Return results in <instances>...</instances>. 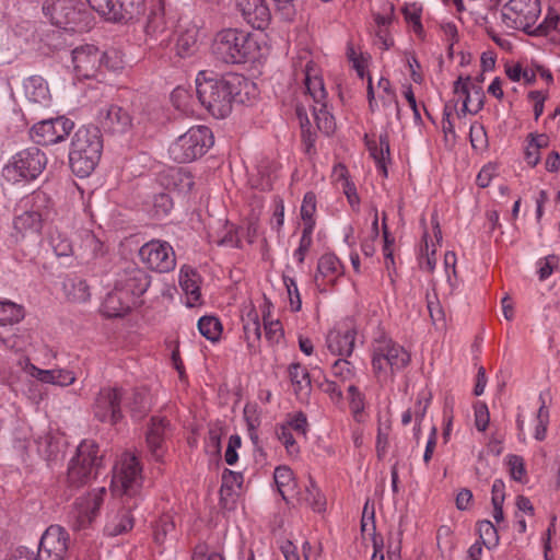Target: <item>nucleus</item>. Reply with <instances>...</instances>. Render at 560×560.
I'll use <instances>...</instances> for the list:
<instances>
[{
    "label": "nucleus",
    "instance_id": "nucleus-1",
    "mask_svg": "<svg viewBox=\"0 0 560 560\" xmlns=\"http://www.w3.org/2000/svg\"><path fill=\"white\" fill-rule=\"evenodd\" d=\"M245 78L238 74L217 77L212 72L200 71L196 78V93L201 105L217 118L226 117L234 102L244 103L242 91L248 86Z\"/></svg>",
    "mask_w": 560,
    "mask_h": 560
},
{
    "label": "nucleus",
    "instance_id": "nucleus-2",
    "mask_svg": "<svg viewBox=\"0 0 560 560\" xmlns=\"http://www.w3.org/2000/svg\"><path fill=\"white\" fill-rule=\"evenodd\" d=\"M103 151V140L98 127H80L72 140L69 151V163L72 172L79 177L89 176L97 165Z\"/></svg>",
    "mask_w": 560,
    "mask_h": 560
},
{
    "label": "nucleus",
    "instance_id": "nucleus-3",
    "mask_svg": "<svg viewBox=\"0 0 560 560\" xmlns=\"http://www.w3.org/2000/svg\"><path fill=\"white\" fill-rule=\"evenodd\" d=\"M49 203V197L40 190L33 191L19 200L14 209L12 232V237L16 242L40 234Z\"/></svg>",
    "mask_w": 560,
    "mask_h": 560
},
{
    "label": "nucleus",
    "instance_id": "nucleus-4",
    "mask_svg": "<svg viewBox=\"0 0 560 560\" xmlns=\"http://www.w3.org/2000/svg\"><path fill=\"white\" fill-rule=\"evenodd\" d=\"M258 46L252 34L240 28H224L213 38L211 50L215 59L228 65L244 63L255 58Z\"/></svg>",
    "mask_w": 560,
    "mask_h": 560
},
{
    "label": "nucleus",
    "instance_id": "nucleus-5",
    "mask_svg": "<svg viewBox=\"0 0 560 560\" xmlns=\"http://www.w3.org/2000/svg\"><path fill=\"white\" fill-rule=\"evenodd\" d=\"M302 74L306 95L314 102L312 105V114L317 128L328 136L335 131L336 122L334 116L327 109V92L324 85V80L319 74L316 65L311 60L306 62L302 70Z\"/></svg>",
    "mask_w": 560,
    "mask_h": 560
},
{
    "label": "nucleus",
    "instance_id": "nucleus-6",
    "mask_svg": "<svg viewBox=\"0 0 560 560\" xmlns=\"http://www.w3.org/2000/svg\"><path fill=\"white\" fill-rule=\"evenodd\" d=\"M101 467L102 456L98 455V446L94 441L84 440L69 462L67 481L71 487H82L97 476Z\"/></svg>",
    "mask_w": 560,
    "mask_h": 560
},
{
    "label": "nucleus",
    "instance_id": "nucleus-7",
    "mask_svg": "<svg viewBox=\"0 0 560 560\" xmlns=\"http://www.w3.org/2000/svg\"><path fill=\"white\" fill-rule=\"evenodd\" d=\"M213 142L210 128L194 126L171 144L168 153L177 163H189L201 158L213 145Z\"/></svg>",
    "mask_w": 560,
    "mask_h": 560
},
{
    "label": "nucleus",
    "instance_id": "nucleus-8",
    "mask_svg": "<svg viewBox=\"0 0 560 560\" xmlns=\"http://www.w3.org/2000/svg\"><path fill=\"white\" fill-rule=\"evenodd\" d=\"M410 363L407 350L393 341L383 338L373 346L372 366L378 378L392 377L396 372L404 370Z\"/></svg>",
    "mask_w": 560,
    "mask_h": 560
},
{
    "label": "nucleus",
    "instance_id": "nucleus-9",
    "mask_svg": "<svg viewBox=\"0 0 560 560\" xmlns=\"http://www.w3.org/2000/svg\"><path fill=\"white\" fill-rule=\"evenodd\" d=\"M541 13L539 0H509L502 8V23L512 30H520L532 36L537 33L536 22Z\"/></svg>",
    "mask_w": 560,
    "mask_h": 560
},
{
    "label": "nucleus",
    "instance_id": "nucleus-10",
    "mask_svg": "<svg viewBox=\"0 0 560 560\" xmlns=\"http://www.w3.org/2000/svg\"><path fill=\"white\" fill-rule=\"evenodd\" d=\"M47 158L37 147L15 153L2 170L3 176L13 183L35 179L46 167Z\"/></svg>",
    "mask_w": 560,
    "mask_h": 560
},
{
    "label": "nucleus",
    "instance_id": "nucleus-11",
    "mask_svg": "<svg viewBox=\"0 0 560 560\" xmlns=\"http://www.w3.org/2000/svg\"><path fill=\"white\" fill-rule=\"evenodd\" d=\"M141 470L137 457L125 454L114 467L113 490L127 497L136 495L142 486Z\"/></svg>",
    "mask_w": 560,
    "mask_h": 560
},
{
    "label": "nucleus",
    "instance_id": "nucleus-12",
    "mask_svg": "<svg viewBox=\"0 0 560 560\" xmlns=\"http://www.w3.org/2000/svg\"><path fill=\"white\" fill-rule=\"evenodd\" d=\"M112 52H102L94 45L77 47L72 51V62L75 75L79 79L94 78L103 62L112 69H117L118 63L109 65Z\"/></svg>",
    "mask_w": 560,
    "mask_h": 560
},
{
    "label": "nucleus",
    "instance_id": "nucleus-13",
    "mask_svg": "<svg viewBox=\"0 0 560 560\" xmlns=\"http://www.w3.org/2000/svg\"><path fill=\"white\" fill-rule=\"evenodd\" d=\"M74 128V122L66 117L43 119L30 130L31 139L40 145H52L65 141Z\"/></svg>",
    "mask_w": 560,
    "mask_h": 560
},
{
    "label": "nucleus",
    "instance_id": "nucleus-14",
    "mask_svg": "<svg viewBox=\"0 0 560 560\" xmlns=\"http://www.w3.org/2000/svg\"><path fill=\"white\" fill-rule=\"evenodd\" d=\"M125 389L122 387H103L100 389L94 405V417L104 423L116 424L122 418V399Z\"/></svg>",
    "mask_w": 560,
    "mask_h": 560
},
{
    "label": "nucleus",
    "instance_id": "nucleus-15",
    "mask_svg": "<svg viewBox=\"0 0 560 560\" xmlns=\"http://www.w3.org/2000/svg\"><path fill=\"white\" fill-rule=\"evenodd\" d=\"M105 494L106 489L101 487L77 498L73 509L70 512V520L74 529H83L95 520Z\"/></svg>",
    "mask_w": 560,
    "mask_h": 560
},
{
    "label": "nucleus",
    "instance_id": "nucleus-16",
    "mask_svg": "<svg viewBox=\"0 0 560 560\" xmlns=\"http://www.w3.org/2000/svg\"><path fill=\"white\" fill-rule=\"evenodd\" d=\"M141 260L152 270L168 272L176 266L173 247L165 241L152 240L139 250Z\"/></svg>",
    "mask_w": 560,
    "mask_h": 560
},
{
    "label": "nucleus",
    "instance_id": "nucleus-17",
    "mask_svg": "<svg viewBox=\"0 0 560 560\" xmlns=\"http://www.w3.org/2000/svg\"><path fill=\"white\" fill-rule=\"evenodd\" d=\"M50 244L58 257H69L70 255H75L77 257L85 260L94 258L102 249V243L90 231L84 232L82 236V245L78 250H74L71 241L61 233L51 235Z\"/></svg>",
    "mask_w": 560,
    "mask_h": 560
},
{
    "label": "nucleus",
    "instance_id": "nucleus-18",
    "mask_svg": "<svg viewBox=\"0 0 560 560\" xmlns=\"http://www.w3.org/2000/svg\"><path fill=\"white\" fill-rule=\"evenodd\" d=\"M69 535L59 525H50L42 535L37 557L34 560H65Z\"/></svg>",
    "mask_w": 560,
    "mask_h": 560
},
{
    "label": "nucleus",
    "instance_id": "nucleus-19",
    "mask_svg": "<svg viewBox=\"0 0 560 560\" xmlns=\"http://www.w3.org/2000/svg\"><path fill=\"white\" fill-rule=\"evenodd\" d=\"M150 283V275L144 269L136 264H128L117 273L114 285L131 295V299L138 303V299L147 292Z\"/></svg>",
    "mask_w": 560,
    "mask_h": 560
},
{
    "label": "nucleus",
    "instance_id": "nucleus-20",
    "mask_svg": "<svg viewBox=\"0 0 560 560\" xmlns=\"http://www.w3.org/2000/svg\"><path fill=\"white\" fill-rule=\"evenodd\" d=\"M96 121L98 128L109 135H124L130 130L132 118L129 112L121 106L110 104L98 110Z\"/></svg>",
    "mask_w": 560,
    "mask_h": 560
},
{
    "label": "nucleus",
    "instance_id": "nucleus-21",
    "mask_svg": "<svg viewBox=\"0 0 560 560\" xmlns=\"http://www.w3.org/2000/svg\"><path fill=\"white\" fill-rule=\"evenodd\" d=\"M43 10L50 15L51 22L65 30H74L81 20L75 0H49Z\"/></svg>",
    "mask_w": 560,
    "mask_h": 560
},
{
    "label": "nucleus",
    "instance_id": "nucleus-22",
    "mask_svg": "<svg viewBox=\"0 0 560 560\" xmlns=\"http://www.w3.org/2000/svg\"><path fill=\"white\" fill-rule=\"evenodd\" d=\"M453 92L456 95L463 96V107L460 113L463 115L477 114L483 107L485 93L482 88L478 84L471 83L470 77H459L453 86Z\"/></svg>",
    "mask_w": 560,
    "mask_h": 560
},
{
    "label": "nucleus",
    "instance_id": "nucleus-23",
    "mask_svg": "<svg viewBox=\"0 0 560 560\" xmlns=\"http://www.w3.org/2000/svg\"><path fill=\"white\" fill-rule=\"evenodd\" d=\"M107 21L121 22L132 18L136 0H86Z\"/></svg>",
    "mask_w": 560,
    "mask_h": 560
},
{
    "label": "nucleus",
    "instance_id": "nucleus-24",
    "mask_svg": "<svg viewBox=\"0 0 560 560\" xmlns=\"http://www.w3.org/2000/svg\"><path fill=\"white\" fill-rule=\"evenodd\" d=\"M244 20L254 28H265L271 19L270 9L265 0H236Z\"/></svg>",
    "mask_w": 560,
    "mask_h": 560
},
{
    "label": "nucleus",
    "instance_id": "nucleus-25",
    "mask_svg": "<svg viewBox=\"0 0 560 560\" xmlns=\"http://www.w3.org/2000/svg\"><path fill=\"white\" fill-rule=\"evenodd\" d=\"M355 341V330L351 327L338 326L329 330L326 337L328 350L336 355H351Z\"/></svg>",
    "mask_w": 560,
    "mask_h": 560
},
{
    "label": "nucleus",
    "instance_id": "nucleus-26",
    "mask_svg": "<svg viewBox=\"0 0 560 560\" xmlns=\"http://www.w3.org/2000/svg\"><path fill=\"white\" fill-rule=\"evenodd\" d=\"M138 303L131 299V295L126 294V292L118 290L117 287L114 285L113 291L106 295L102 304V310L107 317H120L127 314Z\"/></svg>",
    "mask_w": 560,
    "mask_h": 560
},
{
    "label": "nucleus",
    "instance_id": "nucleus-27",
    "mask_svg": "<svg viewBox=\"0 0 560 560\" xmlns=\"http://www.w3.org/2000/svg\"><path fill=\"white\" fill-rule=\"evenodd\" d=\"M24 94L30 104L39 107H49L51 95L47 82L39 75L27 78L24 83Z\"/></svg>",
    "mask_w": 560,
    "mask_h": 560
},
{
    "label": "nucleus",
    "instance_id": "nucleus-28",
    "mask_svg": "<svg viewBox=\"0 0 560 560\" xmlns=\"http://www.w3.org/2000/svg\"><path fill=\"white\" fill-rule=\"evenodd\" d=\"M133 527V517L130 513V506H122L118 511H112L107 515V522L105 525V534L108 536H118L127 533Z\"/></svg>",
    "mask_w": 560,
    "mask_h": 560
},
{
    "label": "nucleus",
    "instance_id": "nucleus-29",
    "mask_svg": "<svg viewBox=\"0 0 560 560\" xmlns=\"http://www.w3.org/2000/svg\"><path fill=\"white\" fill-rule=\"evenodd\" d=\"M289 378L299 399H306L312 390L308 371L300 363H291L288 368Z\"/></svg>",
    "mask_w": 560,
    "mask_h": 560
},
{
    "label": "nucleus",
    "instance_id": "nucleus-30",
    "mask_svg": "<svg viewBox=\"0 0 560 560\" xmlns=\"http://www.w3.org/2000/svg\"><path fill=\"white\" fill-rule=\"evenodd\" d=\"M365 144L377 168L387 176L386 161H389V140L387 133L380 136L378 140L369 139L365 136Z\"/></svg>",
    "mask_w": 560,
    "mask_h": 560
},
{
    "label": "nucleus",
    "instance_id": "nucleus-31",
    "mask_svg": "<svg viewBox=\"0 0 560 560\" xmlns=\"http://www.w3.org/2000/svg\"><path fill=\"white\" fill-rule=\"evenodd\" d=\"M179 285L187 295L186 304L189 307H194L201 298L199 275L192 269H182L179 275Z\"/></svg>",
    "mask_w": 560,
    "mask_h": 560
},
{
    "label": "nucleus",
    "instance_id": "nucleus-32",
    "mask_svg": "<svg viewBox=\"0 0 560 560\" xmlns=\"http://www.w3.org/2000/svg\"><path fill=\"white\" fill-rule=\"evenodd\" d=\"M343 272V266L334 254H324L317 264V275L334 283Z\"/></svg>",
    "mask_w": 560,
    "mask_h": 560
},
{
    "label": "nucleus",
    "instance_id": "nucleus-33",
    "mask_svg": "<svg viewBox=\"0 0 560 560\" xmlns=\"http://www.w3.org/2000/svg\"><path fill=\"white\" fill-rule=\"evenodd\" d=\"M67 299L72 302H86L90 299V288L85 280L68 278L62 283Z\"/></svg>",
    "mask_w": 560,
    "mask_h": 560
},
{
    "label": "nucleus",
    "instance_id": "nucleus-34",
    "mask_svg": "<svg viewBox=\"0 0 560 560\" xmlns=\"http://www.w3.org/2000/svg\"><path fill=\"white\" fill-rule=\"evenodd\" d=\"M299 500L315 512L320 513L325 510V497L312 479L308 480V485L305 486L304 491L300 492Z\"/></svg>",
    "mask_w": 560,
    "mask_h": 560
},
{
    "label": "nucleus",
    "instance_id": "nucleus-35",
    "mask_svg": "<svg viewBox=\"0 0 560 560\" xmlns=\"http://www.w3.org/2000/svg\"><path fill=\"white\" fill-rule=\"evenodd\" d=\"M273 478L279 493L287 501L288 495L295 489L293 471L288 466H279L275 469Z\"/></svg>",
    "mask_w": 560,
    "mask_h": 560
},
{
    "label": "nucleus",
    "instance_id": "nucleus-36",
    "mask_svg": "<svg viewBox=\"0 0 560 560\" xmlns=\"http://www.w3.org/2000/svg\"><path fill=\"white\" fill-rule=\"evenodd\" d=\"M124 404L130 408L132 417L137 419H141L149 410L145 395L138 390H125Z\"/></svg>",
    "mask_w": 560,
    "mask_h": 560
},
{
    "label": "nucleus",
    "instance_id": "nucleus-37",
    "mask_svg": "<svg viewBox=\"0 0 560 560\" xmlns=\"http://www.w3.org/2000/svg\"><path fill=\"white\" fill-rule=\"evenodd\" d=\"M296 115L301 125L302 141L305 148V152L311 154L315 148L316 133L310 129V119L303 106L296 107Z\"/></svg>",
    "mask_w": 560,
    "mask_h": 560
},
{
    "label": "nucleus",
    "instance_id": "nucleus-38",
    "mask_svg": "<svg viewBox=\"0 0 560 560\" xmlns=\"http://www.w3.org/2000/svg\"><path fill=\"white\" fill-rule=\"evenodd\" d=\"M198 329L206 339L215 342L220 339L222 325L214 316H202L198 320Z\"/></svg>",
    "mask_w": 560,
    "mask_h": 560
},
{
    "label": "nucleus",
    "instance_id": "nucleus-39",
    "mask_svg": "<svg viewBox=\"0 0 560 560\" xmlns=\"http://www.w3.org/2000/svg\"><path fill=\"white\" fill-rule=\"evenodd\" d=\"M539 401H540V407L536 415V425H535L534 438L537 441H544L547 436V429H548V424H549L550 413H549L548 407L546 406V401H545L542 393L539 395Z\"/></svg>",
    "mask_w": 560,
    "mask_h": 560
},
{
    "label": "nucleus",
    "instance_id": "nucleus-40",
    "mask_svg": "<svg viewBox=\"0 0 560 560\" xmlns=\"http://www.w3.org/2000/svg\"><path fill=\"white\" fill-rule=\"evenodd\" d=\"M197 32L189 30L182 33L176 40L177 55L185 58L191 56L197 49Z\"/></svg>",
    "mask_w": 560,
    "mask_h": 560
},
{
    "label": "nucleus",
    "instance_id": "nucleus-41",
    "mask_svg": "<svg viewBox=\"0 0 560 560\" xmlns=\"http://www.w3.org/2000/svg\"><path fill=\"white\" fill-rule=\"evenodd\" d=\"M477 529L480 538V544H482L488 549H492L499 544V535L498 529L494 525L488 521L483 520L477 523Z\"/></svg>",
    "mask_w": 560,
    "mask_h": 560
},
{
    "label": "nucleus",
    "instance_id": "nucleus-42",
    "mask_svg": "<svg viewBox=\"0 0 560 560\" xmlns=\"http://www.w3.org/2000/svg\"><path fill=\"white\" fill-rule=\"evenodd\" d=\"M276 434L278 436V440L285 447L287 453L291 457H298V455L300 454V446L296 443L292 432L289 430V427L284 424L279 425L276 430Z\"/></svg>",
    "mask_w": 560,
    "mask_h": 560
},
{
    "label": "nucleus",
    "instance_id": "nucleus-43",
    "mask_svg": "<svg viewBox=\"0 0 560 560\" xmlns=\"http://www.w3.org/2000/svg\"><path fill=\"white\" fill-rule=\"evenodd\" d=\"M316 211V196L314 192H306L302 206H301V218L303 220V228H307L311 224L312 230L315 228V220L313 218Z\"/></svg>",
    "mask_w": 560,
    "mask_h": 560
},
{
    "label": "nucleus",
    "instance_id": "nucleus-44",
    "mask_svg": "<svg viewBox=\"0 0 560 560\" xmlns=\"http://www.w3.org/2000/svg\"><path fill=\"white\" fill-rule=\"evenodd\" d=\"M331 373L340 382H349L354 378L355 369L350 361L346 359H338L331 365Z\"/></svg>",
    "mask_w": 560,
    "mask_h": 560
},
{
    "label": "nucleus",
    "instance_id": "nucleus-45",
    "mask_svg": "<svg viewBox=\"0 0 560 560\" xmlns=\"http://www.w3.org/2000/svg\"><path fill=\"white\" fill-rule=\"evenodd\" d=\"M244 335L247 340V346L249 349H255L256 343L260 340L261 330L260 324L257 315L253 318H249L247 323L244 324Z\"/></svg>",
    "mask_w": 560,
    "mask_h": 560
},
{
    "label": "nucleus",
    "instance_id": "nucleus-46",
    "mask_svg": "<svg viewBox=\"0 0 560 560\" xmlns=\"http://www.w3.org/2000/svg\"><path fill=\"white\" fill-rule=\"evenodd\" d=\"M313 231L311 224L307 228H303L302 236L300 238L299 247L295 249L293 256L299 264H303L305 260L306 253L312 246Z\"/></svg>",
    "mask_w": 560,
    "mask_h": 560
},
{
    "label": "nucleus",
    "instance_id": "nucleus-47",
    "mask_svg": "<svg viewBox=\"0 0 560 560\" xmlns=\"http://www.w3.org/2000/svg\"><path fill=\"white\" fill-rule=\"evenodd\" d=\"M173 209V200L168 194L161 192L154 196L153 211L154 215L162 218L167 215Z\"/></svg>",
    "mask_w": 560,
    "mask_h": 560
},
{
    "label": "nucleus",
    "instance_id": "nucleus-48",
    "mask_svg": "<svg viewBox=\"0 0 560 560\" xmlns=\"http://www.w3.org/2000/svg\"><path fill=\"white\" fill-rule=\"evenodd\" d=\"M538 277L540 281L548 279L555 269L559 266V258L556 255H549L545 258H540L537 261Z\"/></svg>",
    "mask_w": 560,
    "mask_h": 560
},
{
    "label": "nucleus",
    "instance_id": "nucleus-49",
    "mask_svg": "<svg viewBox=\"0 0 560 560\" xmlns=\"http://www.w3.org/2000/svg\"><path fill=\"white\" fill-rule=\"evenodd\" d=\"M283 282H284V285L287 288V292L289 295L291 310L293 312L300 311L301 306H302V302H301V296H300V292H299L298 284H296L295 280L291 277L284 276Z\"/></svg>",
    "mask_w": 560,
    "mask_h": 560
},
{
    "label": "nucleus",
    "instance_id": "nucleus-50",
    "mask_svg": "<svg viewBox=\"0 0 560 560\" xmlns=\"http://www.w3.org/2000/svg\"><path fill=\"white\" fill-rule=\"evenodd\" d=\"M147 444L152 458L156 462H162L166 451L165 438L147 435Z\"/></svg>",
    "mask_w": 560,
    "mask_h": 560
},
{
    "label": "nucleus",
    "instance_id": "nucleus-51",
    "mask_svg": "<svg viewBox=\"0 0 560 560\" xmlns=\"http://www.w3.org/2000/svg\"><path fill=\"white\" fill-rule=\"evenodd\" d=\"M508 465L512 479L522 482L526 475L524 459L518 455H509Z\"/></svg>",
    "mask_w": 560,
    "mask_h": 560
},
{
    "label": "nucleus",
    "instance_id": "nucleus-52",
    "mask_svg": "<svg viewBox=\"0 0 560 560\" xmlns=\"http://www.w3.org/2000/svg\"><path fill=\"white\" fill-rule=\"evenodd\" d=\"M174 528L175 524L170 516L161 517L154 528V540L158 544H163L167 534L172 533Z\"/></svg>",
    "mask_w": 560,
    "mask_h": 560
},
{
    "label": "nucleus",
    "instance_id": "nucleus-53",
    "mask_svg": "<svg viewBox=\"0 0 560 560\" xmlns=\"http://www.w3.org/2000/svg\"><path fill=\"white\" fill-rule=\"evenodd\" d=\"M423 237H424V240H427L428 234L425 233ZM419 264H420V268L428 272H432L435 269V266H436L435 249L432 248L430 252L428 241H425L424 253L423 252L421 253Z\"/></svg>",
    "mask_w": 560,
    "mask_h": 560
},
{
    "label": "nucleus",
    "instance_id": "nucleus-54",
    "mask_svg": "<svg viewBox=\"0 0 560 560\" xmlns=\"http://www.w3.org/2000/svg\"><path fill=\"white\" fill-rule=\"evenodd\" d=\"M427 306L433 324H443L444 312L435 294L433 296L427 295Z\"/></svg>",
    "mask_w": 560,
    "mask_h": 560
},
{
    "label": "nucleus",
    "instance_id": "nucleus-55",
    "mask_svg": "<svg viewBox=\"0 0 560 560\" xmlns=\"http://www.w3.org/2000/svg\"><path fill=\"white\" fill-rule=\"evenodd\" d=\"M265 337L270 343H279L283 338L281 324L278 320H265Z\"/></svg>",
    "mask_w": 560,
    "mask_h": 560
},
{
    "label": "nucleus",
    "instance_id": "nucleus-56",
    "mask_svg": "<svg viewBox=\"0 0 560 560\" xmlns=\"http://www.w3.org/2000/svg\"><path fill=\"white\" fill-rule=\"evenodd\" d=\"M490 421L489 410L486 404L479 402L475 406V424L476 428L485 432Z\"/></svg>",
    "mask_w": 560,
    "mask_h": 560
},
{
    "label": "nucleus",
    "instance_id": "nucleus-57",
    "mask_svg": "<svg viewBox=\"0 0 560 560\" xmlns=\"http://www.w3.org/2000/svg\"><path fill=\"white\" fill-rule=\"evenodd\" d=\"M285 425L289 427L290 431L294 430L296 433L305 436L308 427L307 418L302 411L296 412L290 418Z\"/></svg>",
    "mask_w": 560,
    "mask_h": 560
},
{
    "label": "nucleus",
    "instance_id": "nucleus-58",
    "mask_svg": "<svg viewBox=\"0 0 560 560\" xmlns=\"http://www.w3.org/2000/svg\"><path fill=\"white\" fill-rule=\"evenodd\" d=\"M243 475L230 469H224L222 475V490H233L234 488H241L243 483Z\"/></svg>",
    "mask_w": 560,
    "mask_h": 560
},
{
    "label": "nucleus",
    "instance_id": "nucleus-59",
    "mask_svg": "<svg viewBox=\"0 0 560 560\" xmlns=\"http://www.w3.org/2000/svg\"><path fill=\"white\" fill-rule=\"evenodd\" d=\"M348 394L350 396V408L352 412L357 416L361 413L364 409V397L360 393L359 388L351 384L348 387Z\"/></svg>",
    "mask_w": 560,
    "mask_h": 560
},
{
    "label": "nucleus",
    "instance_id": "nucleus-60",
    "mask_svg": "<svg viewBox=\"0 0 560 560\" xmlns=\"http://www.w3.org/2000/svg\"><path fill=\"white\" fill-rule=\"evenodd\" d=\"M242 441L241 436L237 434H233L229 438L228 447L225 451L224 459L226 464L234 465L237 462V448L241 447Z\"/></svg>",
    "mask_w": 560,
    "mask_h": 560
},
{
    "label": "nucleus",
    "instance_id": "nucleus-61",
    "mask_svg": "<svg viewBox=\"0 0 560 560\" xmlns=\"http://www.w3.org/2000/svg\"><path fill=\"white\" fill-rule=\"evenodd\" d=\"M375 45L383 50H388L394 46V38L388 27H375Z\"/></svg>",
    "mask_w": 560,
    "mask_h": 560
},
{
    "label": "nucleus",
    "instance_id": "nucleus-62",
    "mask_svg": "<svg viewBox=\"0 0 560 560\" xmlns=\"http://www.w3.org/2000/svg\"><path fill=\"white\" fill-rule=\"evenodd\" d=\"M497 174V166L494 164L485 165L477 175L476 183L480 188H486L490 185L492 178Z\"/></svg>",
    "mask_w": 560,
    "mask_h": 560
},
{
    "label": "nucleus",
    "instance_id": "nucleus-63",
    "mask_svg": "<svg viewBox=\"0 0 560 560\" xmlns=\"http://www.w3.org/2000/svg\"><path fill=\"white\" fill-rule=\"evenodd\" d=\"M75 381V375L72 371L66 369H54V384L58 386H69Z\"/></svg>",
    "mask_w": 560,
    "mask_h": 560
},
{
    "label": "nucleus",
    "instance_id": "nucleus-64",
    "mask_svg": "<svg viewBox=\"0 0 560 560\" xmlns=\"http://www.w3.org/2000/svg\"><path fill=\"white\" fill-rule=\"evenodd\" d=\"M168 422L164 418L153 417L149 427L147 435H154L156 438H166V429Z\"/></svg>",
    "mask_w": 560,
    "mask_h": 560
}]
</instances>
